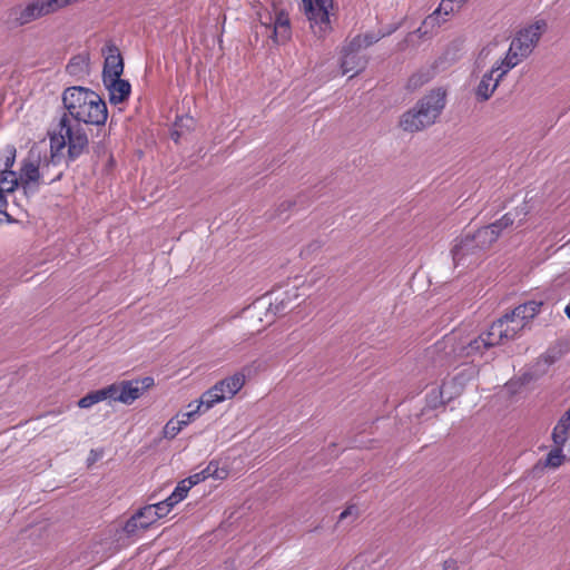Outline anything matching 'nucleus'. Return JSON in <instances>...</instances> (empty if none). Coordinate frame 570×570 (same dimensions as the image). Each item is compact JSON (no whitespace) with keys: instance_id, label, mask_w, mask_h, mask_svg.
<instances>
[{"instance_id":"f257e3e1","label":"nucleus","mask_w":570,"mask_h":570,"mask_svg":"<svg viewBox=\"0 0 570 570\" xmlns=\"http://www.w3.org/2000/svg\"><path fill=\"white\" fill-rule=\"evenodd\" d=\"M62 104L67 110V117L77 122L92 126H105L108 118V108L105 100L94 90L72 86L63 90Z\"/></svg>"},{"instance_id":"f03ea898","label":"nucleus","mask_w":570,"mask_h":570,"mask_svg":"<svg viewBox=\"0 0 570 570\" xmlns=\"http://www.w3.org/2000/svg\"><path fill=\"white\" fill-rule=\"evenodd\" d=\"M445 97L446 94L441 88L431 90L413 108L402 114L400 128L406 132H417L435 124L445 107Z\"/></svg>"},{"instance_id":"7ed1b4c3","label":"nucleus","mask_w":570,"mask_h":570,"mask_svg":"<svg viewBox=\"0 0 570 570\" xmlns=\"http://www.w3.org/2000/svg\"><path fill=\"white\" fill-rule=\"evenodd\" d=\"M89 140L85 129L78 124L72 126L67 115L59 121V132L50 137L51 163L53 166L60 163L59 151L65 147L67 150V164L75 161L82 154L88 151Z\"/></svg>"},{"instance_id":"20e7f679","label":"nucleus","mask_w":570,"mask_h":570,"mask_svg":"<svg viewBox=\"0 0 570 570\" xmlns=\"http://www.w3.org/2000/svg\"><path fill=\"white\" fill-rule=\"evenodd\" d=\"M434 350L442 353L446 361L481 356L489 347L484 345L481 335L469 341H462L456 332L445 335L442 341L434 344Z\"/></svg>"},{"instance_id":"39448f33","label":"nucleus","mask_w":570,"mask_h":570,"mask_svg":"<svg viewBox=\"0 0 570 570\" xmlns=\"http://www.w3.org/2000/svg\"><path fill=\"white\" fill-rule=\"evenodd\" d=\"M255 363L244 366L240 371L216 382L210 389L205 391L202 395L206 407L212 409L225 400L233 399L244 387L246 383L245 373H249L250 367Z\"/></svg>"},{"instance_id":"423d86ee","label":"nucleus","mask_w":570,"mask_h":570,"mask_svg":"<svg viewBox=\"0 0 570 570\" xmlns=\"http://www.w3.org/2000/svg\"><path fill=\"white\" fill-rule=\"evenodd\" d=\"M546 28V21L539 20L521 29L510 43L511 53L517 55L520 59L527 58L537 46Z\"/></svg>"},{"instance_id":"0eeeda50","label":"nucleus","mask_w":570,"mask_h":570,"mask_svg":"<svg viewBox=\"0 0 570 570\" xmlns=\"http://www.w3.org/2000/svg\"><path fill=\"white\" fill-rule=\"evenodd\" d=\"M258 21L261 27H264L269 37L276 43H284L291 38V21L288 14L283 10L277 11L275 16L271 11L265 9L264 11L257 12Z\"/></svg>"},{"instance_id":"6e6552de","label":"nucleus","mask_w":570,"mask_h":570,"mask_svg":"<svg viewBox=\"0 0 570 570\" xmlns=\"http://www.w3.org/2000/svg\"><path fill=\"white\" fill-rule=\"evenodd\" d=\"M154 383L153 377L146 376L141 380H129L110 384L108 387H112L115 391L110 400L124 404H132L145 391L154 386Z\"/></svg>"},{"instance_id":"1a4fd4ad","label":"nucleus","mask_w":570,"mask_h":570,"mask_svg":"<svg viewBox=\"0 0 570 570\" xmlns=\"http://www.w3.org/2000/svg\"><path fill=\"white\" fill-rule=\"evenodd\" d=\"M50 14L45 0H30L8 10V21L13 27H23L35 20Z\"/></svg>"},{"instance_id":"9d476101","label":"nucleus","mask_w":570,"mask_h":570,"mask_svg":"<svg viewBox=\"0 0 570 570\" xmlns=\"http://www.w3.org/2000/svg\"><path fill=\"white\" fill-rule=\"evenodd\" d=\"M499 238L491 225L475 232H464L452 249H485L491 247Z\"/></svg>"},{"instance_id":"9b49d317","label":"nucleus","mask_w":570,"mask_h":570,"mask_svg":"<svg viewBox=\"0 0 570 570\" xmlns=\"http://www.w3.org/2000/svg\"><path fill=\"white\" fill-rule=\"evenodd\" d=\"M333 0H312L313 9L304 11L312 31L318 38H323L331 29L328 8L332 7Z\"/></svg>"},{"instance_id":"f8f14e48","label":"nucleus","mask_w":570,"mask_h":570,"mask_svg":"<svg viewBox=\"0 0 570 570\" xmlns=\"http://www.w3.org/2000/svg\"><path fill=\"white\" fill-rule=\"evenodd\" d=\"M50 165H52L51 160L43 165L40 170L39 158L33 159L31 154L22 161L19 180L24 194L37 191V188H33L32 185L39 184V180L46 177V170L49 169Z\"/></svg>"},{"instance_id":"ddd939ff","label":"nucleus","mask_w":570,"mask_h":570,"mask_svg":"<svg viewBox=\"0 0 570 570\" xmlns=\"http://www.w3.org/2000/svg\"><path fill=\"white\" fill-rule=\"evenodd\" d=\"M366 66L367 58L361 53V49L358 47L353 46L352 41L343 47L341 68L344 75L348 72H353V76L357 75L363 71Z\"/></svg>"},{"instance_id":"4468645a","label":"nucleus","mask_w":570,"mask_h":570,"mask_svg":"<svg viewBox=\"0 0 570 570\" xmlns=\"http://www.w3.org/2000/svg\"><path fill=\"white\" fill-rule=\"evenodd\" d=\"M102 51L107 52L102 69V82L120 78L124 72V60L119 49L109 42Z\"/></svg>"},{"instance_id":"2eb2a0df","label":"nucleus","mask_w":570,"mask_h":570,"mask_svg":"<svg viewBox=\"0 0 570 570\" xmlns=\"http://www.w3.org/2000/svg\"><path fill=\"white\" fill-rule=\"evenodd\" d=\"M109 92V102L111 105L122 104L128 100L131 92V85L128 80L117 78L104 82Z\"/></svg>"},{"instance_id":"dca6fc26","label":"nucleus","mask_w":570,"mask_h":570,"mask_svg":"<svg viewBox=\"0 0 570 570\" xmlns=\"http://www.w3.org/2000/svg\"><path fill=\"white\" fill-rule=\"evenodd\" d=\"M529 209L527 204H522L521 206H518L513 210L503 215L499 220L490 224L494 232H497L498 236L502 233L503 229L512 227L515 223V219H518L517 226H520L524 219V217L528 215Z\"/></svg>"},{"instance_id":"f3484780","label":"nucleus","mask_w":570,"mask_h":570,"mask_svg":"<svg viewBox=\"0 0 570 570\" xmlns=\"http://www.w3.org/2000/svg\"><path fill=\"white\" fill-rule=\"evenodd\" d=\"M570 433V409L567 410L552 429L551 440L554 445H566Z\"/></svg>"},{"instance_id":"a211bd4d","label":"nucleus","mask_w":570,"mask_h":570,"mask_svg":"<svg viewBox=\"0 0 570 570\" xmlns=\"http://www.w3.org/2000/svg\"><path fill=\"white\" fill-rule=\"evenodd\" d=\"M500 80L490 70L485 72L475 89V96L479 101H487L498 88Z\"/></svg>"},{"instance_id":"6ab92c4d","label":"nucleus","mask_w":570,"mask_h":570,"mask_svg":"<svg viewBox=\"0 0 570 570\" xmlns=\"http://www.w3.org/2000/svg\"><path fill=\"white\" fill-rule=\"evenodd\" d=\"M480 335L484 341V345L489 348L509 341L502 327V323H499V321L493 322L490 327Z\"/></svg>"},{"instance_id":"aec40b11","label":"nucleus","mask_w":570,"mask_h":570,"mask_svg":"<svg viewBox=\"0 0 570 570\" xmlns=\"http://www.w3.org/2000/svg\"><path fill=\"white\" fill-rule=\"evenodd\" d=\"M203 402H204V400H203V395H202L198 401L190 402L187 405L188 411L183 412V413H178L176 415L177 420L179 421V423L181 424L183 428H186L191 422H194L195 419L200 413H205V412H207L209 410V409L206 407V404L203 403Z\"/></svg>"},{"instance_id":"412c9836","label":"nucleus","mask_w":570,"mask_h":570,"mask_svg":"<svg viewBox=\"0 0 570 570\" xmlns=\"http://www.w3.org/2000/svg\"><path fill=\"white\" fill-rule=\"evenodd\" d=\"M454 3L455 2L453 0H442L439 8L432 14L424 19L422 26L416 30V32H419L420 35H425L426 30H423L424 28L434 27L435 24H439L440 12L443 11L445 16L450 14L455 10Z\"/></svg>"},{"instance_id":"4be33fe9","label":"nucleus","mask_w":570,"mask_h":570,"mask_svg":"<svg viewBox=\"0 0 570 570\" xmlns=\"http://www.w3.org/2000/svg\"><path fill=\"white\" fill-rule=\"evenodd\" d=\"M498 321L502 323L508 340H513L527 325L523 320L515 317L514 313L505 314Z\"/></svg>"},{"instance_id":"5701e85b","label":"nucleus","mask_w":570,"mask_h":570,"mask_svg":"<svg viewBox=\"0 0 570 570\" xmlns=\"http://www.w3.org/2000/svg\"><path fill=\"white\" fill-rule=\"evenodd\" d=\"M522 59H520L517 55L511 53V50H508L505 57L498 61L492 68L491 72L495 75V77L501 81V79L512 69L514 68Z\"/></svg>"},{"instance_id":"b1692460","label":"nucleus","mask_w":570,"mask_h":570,"mask_svg":"<svg viewBox=\"0 0 570 570\" xmlns=\"http://www.w3.org/2000/svg\"><path fill=\"white\" fill-rule=\"evenodd\" d=\"M112 392H115L114 389L108 386L90 392L79 400L78 405L81 409H88L96 403H99L105 400H110Z\"/></svg>"},{"instance_id":"393cba45","label":"nucleus","mask_w":570,"mask_h":570,"mask_svg":"<svg viewBox=\"0 0 570 570\" xmlns=\"http://www.w3.org/2000/svg\"><path fill=\"white\" fill-rule=\"evenodd\" d=\"M20 185L19 177L13 170L0 171V191L4 195L13 193Z\"/></svg>"},{"instance_id":"a878e982","label":"nucleus","mask_w":570,"mask_h":570,"mask_svg":"<svg viewBox=\"0 0 570 570\" xmlns=\"http://www.w3.org/2000/svg\"><path fill=\"white\" fill-rule=\"evenodd\" d=\"M541 305H542V303H537L533 301L528 302V303L517 306L512 311V313H514L515 317H520L527 324L530 320H532L540 312Z\"/></svg>"},{"instance_id":"bb28decb","label":"nucleus","mask_w":570,"mask_h":570,"mask_svg":"<svg viewBox=\"0 0 570 570\" xmlns=\"http://www.w3.org/2000/svg\"><path fill=\"white\" fill-rule=\"evenodd\" d=\"M88 66L89 59L86 56L78 55L69 60L66 70L71 76H79L88 72Z\"/></svg>"},{"instance_id":"cd10ccee","label":"nucleus","mask_w":570,"mask_h":570,"mask_svg":"<svg viewBox=\"0 0 570 570\" xmlns=\"http://www.w3.org/2000/svg\"><path fill=\"white\" fill-rule=\"evenodd\" d=\"M563 448H564V445H554L553 444V448L547 454V458L544 461V466L552 468V469H557V468L561 466L567 460V456L563 453Z\"/></svg>"},{"instance_id":"c85d7f7f","label":"nucleus","mask_w":570,"mask_h":570,"mask_svg":"<svg viewBox=\"0 0 570 570\" xmlns=\"http://www.w3.org/2000/svg\"><path fill=\"white\" fill-rule=\"evenodd\" d=\"M390 33H391V31L384 32V33L370 32V33H365L363 36L358 35V36L354 37L351 41L353 42V46H356L362 50V49H365V48L376 43L380 39H382L383 37H385L386 35H390Z\"/></svg>"},{"instance_id":"c756f323","label":"nucleus","mask_w":570,"mask_h":570,"mask_svg":"<svg viewBox=\"0 0 570 570\" xmlns=\"http://www.w3.org/2000/svg\"><path fill=\"white\" fill-rule=\"evenodd\" d=\"M155 513L150 505H146L137 511V518L140 519L142 530L149 528L158 520Z\"/></svg>"},{"instance_id":"7c9ffc66","label":"nucleus","mask_w":570,"mask_h":570,"mask_svg":"<svg viewBox=\"0 0 570 570\" xmlns=\"http://www.w3.org/2000/svg\"><path fill=\"white\" fill-rule=\"evenodd\" d=\"M190 488L191 484L188 483L187 479L181 480L180 482H178L173 493L168 497L169 501H173L175 504L179 503L187 497Z\"/></svg>"},{"instance_id":"2f4dec72","label":"nucleus","mask_w":570,"mask_h":570,"mask_svg":"<svg viewBox=\"0 0 570 570\" xmlns=\"http://www.w3.org/2000/svg\"><path fill=\"white\" fill-rule=\"evenodd\" d=\"M17 149L13 145H8L4 148V157L0 159V171L12 170L16 163Z\"/></svg>"},{"instance_id":"473e14b6","label":"nucleus","mask_w":570,"mask_h":570,"mask_svg":"<svg viewBox=\"0 0 570 570\" xmlns=\"http://www.w3.org/2000/svg\"><path fill=\"white\" fill-rule=\"evenodd\" d=\"M149 505L151 507L154 512H156L155 514H156L157 519L159 520V519L166 517L176 504L173 501H169V498H167L164 501H160L155 504H149Z\"/></svg>"},{"instance_id":"72a5a7b5","label":"nucleus","mask_w":570,"mask_h":570,"mask_svg":"<svg viewBox=\"0 0 570 570\" xmlns=\"http://www.w3.org/2000/svg\"><path fill=\"white\" fill-rule=\"evenodd\" d=\"M183 429L184 428L175 416L165 424L163 434L166 439H174Z\"/></svg>"},{"instance_id":"f704fd0d","label":"nucleus","mask_w":570,"mask_h":570,"mask_svg":"<svg viewBox=\"0 0 570 570\" xmlns=\"http://www.w3.org/2000/svg\"><path fill=\"white\" fill-rule=\"evenodd\" d=\"M204 472V475H206V479L214 478V479H224L227 475V472L225 470H219L217 462H209V464L202 470Z\"/></svg>"},{"instance_id":"c9c22d12","label":"nucleus","mask_w":570,"mask_h":570,"mask_svg":"<svg viewBox=\"0 0 570 570\" xmlns=\"http://www.w3.org/2000/svg\"><path fill=\"white\" fill-rule=\"evenodd\" d=\"M295 205V203L291 202V200H285L283 203H281L277 208L274 210V214H272L269 216L271 219H274V218H279L281 220L285 222L286 219H288V215H285V213H287L293 206Z\"/></svg>"},{"instance_id":"e433bc0d","label":"nucleus","mask_w":570,"mask_h":570,"mask_svg":"<svg viewBox=\"0 0 570 570\" xmlns=\"http://www.w3.org/2000/svg\"><path fill=\"white\" fill-rule=\"evenodd\" d=\"M142 527H140V519L137 518V512L131 515L130 519H128L124 525V532L128 535H135L138 530H141Z\"/></svg>"},{"instance_id":"4c0bfd02","label":"nucleus","mask_w":570,"mask_h":570,"mask_svg":"<svg viewBox=\"0 0 570 570\" xmlns=\"http://www.w3.org/2000/svg\"><path fill=\"white\" fill-rule=\"evenodd\" d=\"M77 0H45L46 6L50 13H53L73 2Z\"/></svg>"},{"instance_id":"58836bf2","label":"nucleus","mask_w":570,"mask_h":570,"mask_svg":"<svg viewBox=\"0 0 570 570\" xmlns=\"http://www.w3.org/2000/svg\"><path fill=\"white\" fill-rule=\"evenodd\" d=\"M348 517H352L353 520H355L358 517V509L355 504L346 507L345 510L340 514L338 520L343 521Z\"/></svg>"},{"instance_id":"ea45409f","label":"nucleus","mask_w":570,"mask_h":570,"mask_svg":"<svg viewBox=\"0 0 570 570\" xmlns=\"http://www.w3.org/2000/svg\"><path fill=\"white\" fill-rule=\"evenodd\" d=\"M423 76L421 75H413L409 79V88L416 89L417 87L422 86L424 83Z\"/></svg>"},{"instance_id":"a19ab883","label":"nucleus","mask_w":570,"mask_h":570,"mask_svg":"<svg viewBox=\"0 0 570 570\" xmlns=\"http://www.w3.org/2000/svg\"><path fill=\"white\" fill-rule=\"evenodd\" d=\"M188 483L191 484V487L203 482L206 480V475H204V472H197L190 476L187 478Z\"/></svg>"},{"instance_id":"79ce46f5","label":"nucleus","mask_w":570,"mask_h":570,"mask_svg":"<svg viewBox=\"0 0 570 570\" xmlns=\"http://www.w3.org/2000/svg\"><path fill=\"white\" fill-rule=\"evenodd\" d=\"M8 206V200L4 194L0 191V214H4L7 218L10 216L6 213V208Z\"/></svg>"},{"instance_id":"37998d69","label":"nucleus","mask_w":570,"mask_h":570,"mask_svg":"<svg viewBox=\"0 0 570 570\" xmlns=\"http://www.w3.org/2000/svg\"><path fill=\"white\" fill-rule=\"evenodd\" d=\"M302 3H303L304 11H311L313 9L312 0H302Z\"/></svg>"},{"instance_id":"c03bdc74","label":"nucleus","mask_w":570,"mask_h":570,"mask_svg":"<svg viewBox=\"0 0 570 570\" xmlns=\"http://www.w3.org/2000/svg\"><path fill=\"white\" fill-rule=\"evenodd\" d=\"M61 176H62V173H61V171H59L56 176L50 177V178H49V180H48V181H46V184H51V183H53V181H56V180H59V179L61 178Z\"/></svg>"},{"instance_id":"a18cd8bd","label":"nucleus","mask_w":570,"mask_h":570,"mask_svg":"<svg viewBox=\"0 0 570 570\" xmlns=\"http://www.w3.org/2000/svg\"><path fill=\"white\" fill-rule=\"evenodd\" d=\"M453 566H454V561H452V560L445 561L444 562V570H452Z\"/></svg>"},{"instance_id":"49530a36","label":"nucleus","mask_w":570,"mask_h":570,"mask_svg":"<svg viewBox=\"0 0 570 570\" xmlns=\"http://www.w3.org/2000/svg\"><path fill=\"white\" fill-rule=\"evenodd\" d=\"M456 3V9L461 8L463 3H465L468 0H453Z\"/></svg>"},{"instance_id":"de8ad7c7","label":"nucleus","mask_w":570,"mask_h":570,"mask_svg":"<svg viewBox=\"0 0 570 570\" xmlns=\"http://www.w3.org/2000/svg\"><path fill=\"white\" fill-rule=\"evenodd\" d=\"M564 313L567 315V317L570 320V304H568L564 308Z\"/></svg>"},{"instance_id":"09e8293b","label":"nucleus","mask_w":570,"mask_h":570,"mask_svg":"<svg viewBox=\"0 0 570 570\" xmlns=\"http://www.w3.org/2000/svg\"><path fill=\"white\" fill-rule=\"evenodd\" d=\"M178 137H179L178 132H176V131H175V132L173 134V138L177 141Z\"/></svg>"},{"instance_id":"8fccbe9b","label":"nucleus","mask_w":570,"mask_h":570,"mask_svg":"<svg viewBox=\"0 0 570 570\" xmlns=\"http://www.w3.org/2000/svg\"><path fill=\"white\" fill-rule=\"evenodd\" d=\"M460 253H461V252H454V254H455V255L453 256V259H456V256H458V254H460Z\"/></svg>"}]
</instances>
